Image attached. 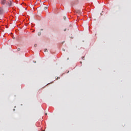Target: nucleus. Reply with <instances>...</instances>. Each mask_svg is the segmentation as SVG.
I'll list each match as a JSON object with an SVG mask.
<instances>
[{"label":"nucleus","mask_w":131,"mask_h":131,"mask_svg":"<svg viewBox=\"0 0 131 131\" xmlns=\"http://www.w3.org/2000/svg\"><path fill=\"white\" fill-rule=\"evenodd\" d=\"M7 3V1H6V0H2L1 1H0V4H2V5H5V3Z\"/></svg>","instance_id":"obj_1"},{"label":"nucleus","mask_w":131,"mask_h":131,"mask_svg":"<svg viewBox=\"0 0 131 131\" xmlns=\"http://www.w3.org/2000/svg\"><path fill=\"white\" fill-rule=\"evenodd\" d=\"M8 6H11V0H8Z\"/></svg>","instance_id":"obj_2"},{"label":"nucleus","mask_w":131,"mask_h":131,"mask_svg":"<svg viewBox=\"0 0 131 131\" xmlns=\"http://www.w3.org/2000/svg\"><path fill=\"white\" fill-rule=\"evenodd\" d=\"M3 14V9H2L1 8H0V15H2Z\"/></svg>","instance_id":"obj_3"},{"label":"nucleus","mask_w":131,"mask_h":131,"mask_svg":"<svg viewBox=\"0 0 131 131\" xmlns=\"http://www.w3.org/2000/svg\"><path fill=\"white\" fill-rule=\"evenodd\" d=\"M76 13L81 14V11H78Z\"/></svg>","instance_id":"obj_4"},{"label":"nucleus","mask_w":131,"mask_h":131,"mask_svg":"<svg viewBox=\"0 0 131 131\" xmlns=\"http://www.w3.org/2000/svg\"><path fill=\"white\" fill-rule=\"evenodd\" d=\"M63 19H66V17H63Z\"/></svg>","instance_id":"obj_5"},{"label":"nucleus","mask_w":131,"mask_h":131,"mask_svg":"<svg viewBox=\"0 0 131 131\" xmlns=\"http://www.w3.org/2000/svg\"><path fill=\"white\" fill-rule=\"evenodd\" d=\"M37 35H40V33H38V34H37Z\"/></svg>","instance_id":"obj_6"},{"label":"nucleus","mask_w":131,"mask_h":131,"mask_svg":"<svg viewBox=\"0 0 131 131\" xmlns=\"http://www.w3.org/2000/svg\"><path fill=\"white\" fill-rule=\"evenodd\" d=\"M70 38L73 39V37H70Z\"/></svg>","instance_id":"obj_7"},{"label":"nucleus","mask_w":131,"mask_h":131,"mask_svg":"<svg viewBox=\"0 0 131 131\" xmlns=\"http://www.w3.org/2000/svg\"><path fill=\"white\" fill-rule=\"evenodd\" d=\"M17 50L18 51H19V49H17Z\"/></svg>","instance_id":"obj_8"},{"label":"nucleus","mask_w":131,"mask_h":131,"mask_svg":"<svg viewBox=\"0 0 131 131\" xmlns=\"http://www.w3.org/2000/svg\"><path fill=\"white\" fill-rule=\"evenodd\" d=\"M44 115H47V114L45 113V114H44Z\"/></svg>","instance_id":"obj_9"},{"label":"nucleus","mask_w":131,"mask_h":131,"mask_svg":"<svg viewBox=\"0 0 131 131\" xmlns=\"http://www.w3.org/2000/svg\"><path fill=\"white\" fill-rule=\"evenodd\" d=\"M46 50H47V49H45V52H46Z\"/></svg>","instance_id":"obj_10"},{"label":"nucleus","mask_w":131,"mask_h":131,"mask_svg":"<svg viewBox=\"0 0 131 131\" xmlns=\"http://www.w3.org/2000/svg\"><path fill=\"white\" fill-rule=\"evenodd\" d=\"M64 31H66V29H64Z\"/></svg>","instance_id":"obj_11"},{"label":"nucleus","mask_w":131,"mask_h":131,"mask_svg":"<svg viewBox=\"0 0 131 131\" xmlns=\"http://www.w3.org/2000/svg\"><path fill=\"white\" fill-rule=\"evenodd\" d=\"M46 9H47V8H46V7H45V10H46Z\"/></svg>","instance_id":"obj_12"},{"label":"nucleus","mask_w":131,"mask_h":131,"mask_svg":"<svg viewBox=\"0 0 131 131\" xmlns=\"http://www.w3.org/2000/svg\"><path fill=\"white\" fill-rule=\"evenodd\" d=\"M43 131H45V130H43Z\"/></svg>","instance_id":"obj_13"}]
</instances>
